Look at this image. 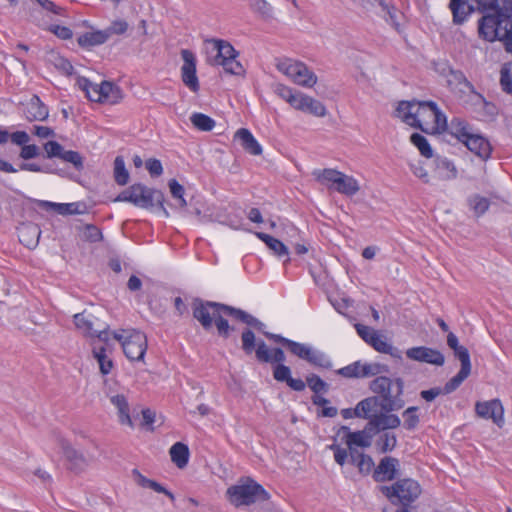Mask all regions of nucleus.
<instances>
[{
    "label": "nucleus",
    "instance_id": "79ce46f5",
    "mask_svg": "<svg viewBox=\"0 0 512 512\" xmlns=\"http://www.w3.org/2000/svg\"><path fill=\"white\" fill-rule=\"evenodd\" d=\"M411 143L418 148L419 152L422 156L426 158H431L433 156V150L431 145L425 136L420 133H413L410 136Z\"/></svg>",
    "mask_w": 512,
    "mask_h": 512
},
{
    "label": "nucleus",
    "instance_id": "f704fd0d",
    "mask_svg": "<svg viewBox=\"0 0 512 512\" xmlns=\"http://www.w3.org/2000/svg\"><path fill=\"white\" fill-rule=\"evenodd\" d=\"M369 340V345H371L376 351L389 354L393 357H400L399 351L389 344L382 336L378 334L371 335Z\"/></svg>",
    "mask_w": 512,
    "mask_h": 512
},
{
    "label": "nucleus",
    "instance_id": "c03bdc74",
    "mask_svg": "<svg viewBox=\"0 0 512 512\" xmlns=\"http://www.w3.org/2000/svg\"><path fill=\"white\" fill-rule=\"evenodd\" d=\"M419 408L416 406L408 407L403 413V427L406 430H414L419 422L420 418L418 415Z\"/></svg>",
    "mask_w": 512,
    "mask_h": 512
},
{
    "label": "nucleus",
    "instance_id": "c85d7f7f",
    "mask_svg": "<svg viewBox=\"0 0 512 512\" xmlns=\"http://www.w3.org/2000/svg\"><path fill=\"white\" fill-rule=\"evenodd\" d=\"M64 466L71 471H79L84 468L86 461L79 450H63Z\"/></svg>",
    "mask_w": 512,
    "mask_h": 512
},
{
    "label": "nucleus",
    "instance_id": "ea45409f",
    "mask_svg": "<svg viewBox=\"0 0 512 512\" xmlns=\"http://www.w3.org/2000/svg\"><path fill=\"white\" fill-rule=\"evenodd\" d=\"M114 178L118 185H126L129 180V172L126 169L125 161L122 156H117L114 160Z\"/></svg>",
    "mask_w": 512,
    "mask_h": 512
},
{
    "label": "nucleus",
    "instance_id": "9b49d317",
    "mask_svg": "<svg viewBox=\"0 0 512 512\" xmlns=\"http://www.w3.org/2000/svg\"><path fill=\"white\" fill-rule=\"evenodd\" d=\"M424 101H400L396 108V116L407 125L423 130L422 122L425 120Z\"/></svg>",
    "mask_w": 512,
    "mask_h": 512
},
{
    "label": "nucleus",
    "instance_id": "423d86ee",
    "mask_svg": "<svg viewBox=\"0 0 512 512\" xmlns=\"http://www.w3.org/2000/svg\"><path fill=\"white\" fill-rule=\"evenodd\" d=\"M116 202H129L140 208H150L154 205L159 206L165 216L168 212L164 207L165 196L162 191L149 188L141 183H136L123 190L115 198Z\"/></svg>",
    "mask_w": 512,
    "mask_h": 512
},
{
    "label": "nucleus",
    "instance_id": "680f3d73",
    "mask_svg": "<svg viewBox=\"0 0 512 512\" xmlns=\"http://www.w3.org/2000/svg\"><path fill=\"white\" fill-rule=\"evenodd\" d=\"M20 170L42 173H56L58 175H62L61 170L57 171L55 169H52L49 165L40 166L36 163H21Z\"/></svg>",
    "mask_w": 512,
    "mask_h": 512
},
{
    "label": "nucleus",
    "instance_id": "6e6d98bb",
    "mask_svg": "<svg viewBox=\"0 0 512 512\" xmlns=\"http://www.w3.org/2000/svg\"><path fill=\"white\" fill-rule=\"evenodd\" d=\"M128 23L125 20L118 19L113 21L104 31L107 33L109 39L112 35H123L128 30Z\"/></svg>",
    "mask_w": 512,
    "mask_h": 512
},
{
    "label": "nucleus",
    "instance_id": "a19ab883",
    "mask_svg": "<svg viewBox=\"0 0 512 512\" xmlns=\"http://www.w3.org/2000/svg\"><path fill=\"white\" fill-rule=\"evenodd\" d=\"M373 437H376L375 443L378 448H394L397 439L393 431H378L372 432Z\"/></svg>",
    "mask_w": 512,
    "mask_h": 512
},
{
    "label": "nucleus",
    "instance_id": "4be33fe9",
    "mask_svg": "<svg viewBox=\"0 0 512 512\" xmlns=\"http://www.w3.org/2000/svg\"><path fill=\"white\" fill-rule=\"evenodd\" d=\"M110 401L118 410L119 422L122 425H128L129 427L134 428L138 417L130 416L129 404L126 397L123 394H117L112 396Z\"/></svg>",
    "mask_w": 512,
    "mask_h": 512
},
{
    "label": "nucleus",
    "instance_id": "864d4df0",
    "mask_svg": "<svg viewBox=\"0 0 512 512\" xmlns=\"http://www.w3.org/2000/svg\"><path fill=\"white\" fill-rule=\"evenodd\" d=\"M46 158H59L61 157L64 147L57 141L50 140L43 145Z\"/></svg>",
    "mask_w": 512,
    "mask_h": 512
},
{
    "label": "nucleus",
    "instance_id": "2eb2a0df",
    "mask_svg": "<svg viewBox=\"0 0 512 512\" xmlns=\"http://www.w3.org/2000/svg\"><path fill=\"white\" fill-rule=\"evenodd\" d=\"M406 356L410 360L436 366H442L445 362V357L439 350L426 346L409 348L406 350Z\"/></svg>",
    "mask_w": 512,
    "mask_h": 512
},
{
    "label": "nucleus",
    "instance_id": "338daca9",
    "mask_svg": "<svg viewBox=\"0 0 512 512\" xmlns=\"http://www.w3.org/2000/svg\"><path fill=\"white\" fill-rule=\"evenodd\" d=\"M40 155V149L35 144H25L20 151V157L24 160L36 158Z\"/></svg>",
    "mask_w": 512,
    "mask_h": 512
},
{
    "label": "nucleus",
    "instance_id": "de8ad7c7",
    "mask_svg": "<svg viewBox=\"0 0 512 512\" xmlns=\"http://www.w3.org/2000/svg\"><path fill=\"white\" fill-rule=\"evenodd\" d=\"M79 84L89 100L101 103L99 84L93 83L87 78H81Z\"/></svg>",
    "mask_w": 512,
    "mask_h": 512
},
{
    "label": "nucleus",
    "instance_id": "ddd939ff",
    "mask_svg": "<svg viewBox=\"0 0 512 512\" xmlns=\"http://www.w3.org/2000/svg\"><path fill=\"white\" fill-rule=\"evenodd\" d=\"M475 412L482 419L492 420L498 427L504 424V408L498 399L476 402Z\"/></svg>",
    "mask_w": 512,
    "mask_h": 512
},
{
    "label": "nucleus",
    "instance_id": "c756f323",
    "mask_svg": "<svg viewBox=\"0 0 512 512\" xmlns=\"http://www.w3.org/2000/svg\"><path fill=\"white\" fill-rule=\"evenodd\" d=\"M377 407V397H368L361 400L354 408V414L356 417L372 419Z\"/></svg>",
    "mask_w": 512,
    "mask_h": 512
},
{
    "label": "nucleus",
    "instance_id": "4d7b16f0",
    "mask_svg": "<svg viewBox=\"0 0 512 512\" xmlns=\"http://www.w3.org/2000/svg\"><path fill=\"white\" fill-rule=\"evenodd\" d=\"M218 66H222L226 73L232 75H241L244 73L243 66L237 58H230L226 61L220 62Z\"/></svg>",
    "mask_w": 512,
    "mask_h": 512
},
{
    "label": "nucleus",
    "instance_id": "4c0bfd02",
    "mask_svg": "<svg viewBox=\"0 0 512 512\" xmlns=\"http://www.w3.org/2000/svg\"><path fill=\"white\" fill-rule=\"evenodd\" d=\"M305 386L308 385L310 390L317 394H326L329 390V384L325 382L320 376L317 374L311 373L306 376Z\"/></svg>",
    "mask_w": 512,
    "mask_h": 512
},
{
    "label": "nucleus",
    "instance_id": "69168bd1",
    "mask_svg": "<svg viewBox=\"0 0 512 512\" xmlns=\"http://www.w3.org/2000/svg\"><path fill=\"white\" fill-rule=\"evenodd\" d=\"M145 166L151 177H159L163 173L162 163L156 158H149L146 160Z\"/></svg>",
    "mask_w": 512,
    "mask_h": 512
},
{
    "label": "nucleus",
    "instance_id": "0eeeda50",
    "mask_svg": "<svg viewBox=\"0 0 512 512\" xmlns=\"http://www.w3.org/2000/svg\"><path fill=\"white\" fill-rule=\"evenodd\" d=\"M226 495L230 503L236 507L270 499L264 487L250 477L241 478L238 484L227 489Z\"/></svg>",
    "mask_w": 512,
    "mask_h": 512
},
{
    "label": "nucleus",
    "instance_id": "f257e3e1",
    "mask_svg": "<svg viewBox=\"0 0 512 512\" xmlns=\"http://www.w3.org/2000/svg\"><path fill=\"white\" fill-rule=\"evenodd\" d=\"M192 309L193 317L204 330H210L214 323L219 337L223 339H228L231 332L235 330L234 326H231L225 318V316H229L261 332L267 339L282 345L292 355L306 361L313 367L325 370H330L333 367L331 358L322 350L313 347L311 344L297 342L281 334L265 331L266 325L245 310L220 302L204 301L200 298L193 300Z\"/></svg>",
    "mask_w": 512,
    "mask_h": 512
},
{
    "label": "nucleus",
    "instance_id": "39448f33",
    "mask_svg": "<svg viewBox=\"0 0 512 512\" xmlns=\"http://www.w3.org/2000/svg\"><path fill=\"white\" fill-rule=\"evenodd\" d=\"M388 501L397 506L411 507L422 495L421 484L413 478H401L391 485L380 487Z\"/></svg>",
    "mask_w": 512,
    "mask_h": 512
},
{
    "label": "nucleus",
    "instance_id": "393cba45",
    "mask_svg": "<svg viewBox=\"0 0 512 512\" xmlns=\"http://www.w3.org/2000/svg\"><path fill=\"white\" fill-rule=\"evenodd\" d=\"M107 40V33L104 30H96L80 35L77 39V43L81 48L90 49L104 44Z\"/></svg>",
    "mask_w": 512,
    "mask_h": 512
},
{
    "label": "nucleus",
    "instance_id": "3c124183",
    "mask_svg": "<svg viewBox=\"0 0 512 512\" xmlns=\"http://www.w3.org/2000/svg\"><path fill=\"white\" fill-rule=\"evenodd\" d=\"M390 368L387 364L382 363H364L362 368V378L372 377L382 374L389 373Z\"/></svg>",
    "mask_w": 512,
    "mask_h": 512
},
{
    "label": "nucleus",
    "instance_id": "f03ea898",
    "mask_svg": "<svg viewBox=\"0 0 512 512\" xmlns=\"http://www.w3.org/2000/svg\"><path fill=\"white\" fill-rule=\"evenodd\" d=\"M242 350L250 355L255 352L256 359L261 363L273 364V378L277 382L286 383L293 391L302 392L305 390V382L301 378H293L291 368L284 364L285 352L280 347L269 349L263 340L256 342L255 333L246 328L241 333Z\"/></svg>",
    "mask_w": 512,
    "mask_h": 512
},
{
    "label": "nucleus",
    "instance_id": "49530a36",
    "mask_svg": "<svg viewBox=\"0 0 512 512\" xmlns=\"http://www.w3.org/2000/svg\"><path fill=\"white\" fill-rule=\"evenodd\" d=\"M60 159L70 163L79 172L84 169V158L78 151L64 149Z\"/></svg>",
    "mask_w": 512,
    "mask_h": 512
},
{
    "label": "nucleus",
    "instance_id": "dca6fc26",
    "mask_svg": "<svg viewBox=\"0 0 512 512\" xmlns=\"http://www.w3.org/2000/svg\"><path fill=\"white\" fill-rule=\"evenodd\" d=\"M342 439L345 441L347 448L353 446L360 448H368L371 445L373 438L372 431L369 430V425L362 431L351 432L347 427L342 428Z\"/></svg>",
    "mask_w": 512,
    "mask_h": 512
},
{
    "label": "nucleus",
    "instance_id": "72a5a7b5",
    "mask_svg": "<svg viewBox=\"0 0 512 512\" xmlns=\"http://www.w3.org/2000/svg\"><path fill=\"white\" fill-rule=\"evenodd\" d=\"M92 352L99 364L100 372L103 375H108L113 368V361L107 356L106 348L104 346L93 347Z\"/></svg>",
    "mask_w": 512,
    "mask_h": 512
},
{
    "label": "nucleus",
    "instance_id": "6e6552de",
    "mask_svg": "<svg viewBox=\"0 0 512 512\" xmlns=\"http://www.w3.org/2000/svg\"><path fill=\"white\" fill-rule=\"evenodd\" d=\"M123 349L125 356L130 361H142L147 351L146 335L136 329H120L112 332Z\"/></svg>",
    "mask_w": 512,
    "mask_h": 512
},
{
    "label": "nucleus",
    "instance_id": "e433bc0d",
    "mask_svg": "<svg viewBox=\"0 0 512 512\" xmlns=\"http://www.w3.org/2000/svg\"><path fill=\"white\" fill-rule=\"evenodd\" d=\"M191 123L194 125L195 128H197L200 131H211L215 127V120L211 118L210 116L195 112L190 117Z\"/></svg>",
    "mask_w": 512,
    "mask_h": 512
},
{
    "label": "nucleus",
    "instance_id": "e2e57ef3",
    "mask_svg": "<svg viewBox=\"0 0 512 512\" xmlns=\"http://www.w3.org/2000/svg\"><path fill=\"white\" fill-rule=\"evenodd\" d=\"M43 10L57 16L64 15V9L51 0H34Z\"/></svg>",
    "mask_w": 512,
    "mask_h": 512
},
{
    "label": "nucleus",
    "instance_id": "58836bf2",
    "mask_svg": "<svg viewBox=\"0 0 512 512\" xmlns=\"http://www.w3.org/2000/svg\"><path fill=\"white\" fill-rule=\"evenodd\" d=\"M470 373L471 369L461 367L459 372L445 383L443 393L450 394L454 392L456 389L460 387L464 380L468 378Z\"/></svg>",
    "mask_w": 512,
    "mask_h": 512
},
{
    "label": "nucleus",
    "instance_id": "4468645a",
    "mask_svg": "<svg viewBox=\"0 0 512 512\" xmlns=\"http://www.w3.org/2000/svg\"><path fill=\"white\" fill-rule=\"evenodd\" d=\"M468 100L473 107V111L483 121H494L499 114V108L476 90L469 94Z\"/></svg>",
    "mask_w": 512,
    "mask_h": 512
},
{
    "label": "nucleus",
    "instance_id": "13d9d810",
    "mask_svg": "<svg viewBox=\"0 0 512 512\" xmlns=\"http://www.w3.org/2000/svg\"><path fill=\"white\" fill-rule=\"evenodd\" d=\"M251 9L263 17H271L273 8L266 0H250Z\"/></svg>",
    "mask_w": 512,
    "mask_h": 512
},
{
    "label": "nucleus",
    "instance_id": "9d476101",
    "mask_svg": "<svg viewBox=\"0 0 512 512\" xmlns=\"http://www.w3.org/2000/svg\"><path fill=\"white\" fill-rule=\"evenodd\" d=\"M278 67L280 71L300 86L313 87L317 83L315 73L302 62L286 60L279 64Z\"/></svg>",
    "mask_w": 512,
    "mask_h": 512
},
{
    "label": "nucleus",
    "instance_id": "2f4dec72",
    "mask_svg": "<svg viewBox=\"0 0 512 512\" xmlns=\"http://www.w3.org/2000/svg\"><path fill=\"white\" fill-rule=\"evenodd\" d=\"M380 8L381 16L383 17L385 22L392 26L395 30L399 31V10L393 4H389L386 1L384 2V5H382Z\"/></svg>",
    "mask_w": 512,
    "mask_h": 512
},
{
    "label": "nucleus",
    "instance_id": "6ab92c4d",
    "mask_svg": "<svg viewBox=\"0 0 512 512\" xmlns=\"http://www.w3.org/2000/svg\"><path fill=\"white\" fill-rule=\"evenodd\" d=\"M212 44L213 49L217 52L213 59V65H219L220 62L226 61L230 58H237L239 53L235 50L232 44L222 39H210L208 40Z\"/></svg>",
    "mask_w": 512,
    "mask_h": 512
},
{
    "label": "nucleus",
    "instance_id": "aec40b11",
    "mask_svg": "<svg viewBox=\"0 0 512 512\" xmlns=\"http://www.w3.org/2000/svg\"><path fill=\"white\" fill-rule=\"evenodd\" d=\"M234 139L238 140L242 148L251 155L258 156L262 154V147L247 128H240L236 131Z\"/></svg>",
    "mask_w": 512,
    "mask_h": 512
},
{
    "label": "nucleus",
    "instance_id": "a18cd8bd",
    "mask_svg": "<svg viewBox=\"0 0 512 512\" xmlns=\"http://www.w3.org/2000/svg\"><path fill=\"white\" fill-rule=\"evenodd\" d=\"M512 62H506L500 70V85L504 92L512 94Z\"/></svg>",
    "mask_w": 512,
    "mask_h": 512
},
{
    "label": "nucleus",
    "instance_id": "20e7f679",
    "mask_svg": "<svg viewBox=\"0 0 512 512\" xmlns=\"http://www.w3.org/2000/svg\"><path fill=\"white\" fill-rule=\"evenodd\" d=\"M370 390L380 398V406L385 412L400 410L405 405L402 397L404 381L401 378L378 376L371 381Z\"/></svg>",
    "mask_w": 512,
    "mask_h": 512
},
{
    "label": "nucleus",
    "instance_id": "7c9ffc66",
    "mask_svg": "<svg viewBox=\"0 0 512 512\" xmlns=\"http://www.w3.org/2000/svg\"><path fill=\"white\" fill-rule=\"evenodd\" d=\"M341 174L342 172L335 169L315 170L313 172L315 179L321 184L326 185L329 189H334Z\"/></svg>",
    "mask_w": 512,
    "mask_h": 512
},
{
    "label": "nucleus",
    "instance_id": "052dcab7",
    "mask_svg": "<svg viewBox=\"0 0 512 512\" xmlns=\"http://www.w3.org/2000/svg\"><path fill=\"white\" fill-rule=\"evenodd\" d=\"M437 169L439 171L445 170L447 172V174L444 176L446 179H453L457 176V170L453 162L446 158L438 159Z\"/></svg>",
    "mask_w": 512,
    "mask_h": 512
},
{
    "label": "nucleus",
    "instance_id": "b1692460",
    "mask_svg": "<svg viewBox=\"0 0 512 512\" xmlns=\"http://www.w3.org/2000/svg\"><path fill=\"white\" fill-rule=\"evenodd\" d=\"M422 106L425 107V119L431 118L433 119L437 131H445L448 129L449 125L447 123L446 115L439 109L438 105L434 101H424Z\"/></svg>",
    "mask_w": 512,
    "mask_h": 512
},
{
    "label": "nucleus",
    "instance_id": "cd10ccee",
    "mask_svg": "<svg viewBox=\"0 0 512 512\" xmlns=\"http://www.w3.org/2000/svg\"><path fill=\"white\" fill-rule=\"evenodd\" d=\"M359 189L360 186L358 181L354 177L348 176L344 173L341 174L336 186H334L335 191L346 196L355 195Z\"/></svg>",
    "mask_w": 512,
    "mask_h": 512
},
{
    "label": "nucleus",
    "instance_id": "09e8293b",
    "mask_svg": "<svg viewBox=\"0 0 512 512\" xmlns=\"http://www.w3.org/2000/svg\"><path fill=\"white\" fill-rule=\"evenodd\" d=\"M363 363L355 361L337 370V374L345 378H362Z\"/></svg>",
    "mask_w": 512,
    "mask_h": 512
},
{
    "label": "nucleus",
    "instance_id": "37998d69",
    "mask_svg": "<svg viewBox=\"0 0 512 512\" xmlns=\"http://www.w3.org/2000/svg\"><path fill=\"white\" fill-rule=\"evenodd\" d=\"M132 417H138L135 422V427L139 426L146 431H152L154 429L153 424L155 422V412H153L151 409H143L141 411V415L137 414L133 415Z\"/></svg>",
    "mask_w": 512,
    "mask_h": 512
},
{
    "label": "nucleus",
    "instance_id": "f8f14e48",
    "mask_svg": "<svg viewBox=\"0 0 512 512\" xmlns=\"http://www.w3.org/2000/svg\"><path fill=\"white\" fill-rule=\"evenodd\" d=\"M183 65L181 67V79L185 86L192 92L197 93L200 89L199 80L196 73V57L195 54L188 49L181 51Z\"/></svg>",
    "mask_w": 512,
    "mask_h": 512
},
{
    "label": "nucleus",
    "instance_id": "774afa93",
    "mask_svg": "<svg viewBox=\"0 0 512 512\" xmlns=\"http://www.w3.org/2000/svg\"><path fill=\"white\" fill-rule=\"evenodd\" d=\"M50 31L62 40H69L73 36L72 30L67 26L51 25Z\"/></svg>",
    "mask_w": 512,
    "mask_h": 512
},
{
    "label": "nucleus",
    "instance_id": "412c9836",
    "mask_svg": "<svg viewBox=\"0 0 512 512\" xmlns=\"http://www.w3.org/2000/svg\"><path fill=\"white\" fill-rule=\"evenodd\" d=\"M465 146L475 155L485 160L490 157V143L482 136L471 134L464 142Z\"/></svg>",
    "mask_w": 512,
    "mask_h": 512
},
{
    "label": "nucleus",
    "instance_id": "8fccbe9b",
    "mask_svg": "<svg viewBox=\"0 0 512 512\" xmlns=\"http://www.w3.org/2000/svg\"><path fill=\"white\" fill-rule=\"evenodd\" d=\"M168 186L172 197L178 202V206L180 208H185L187 206V202L184 198V187L176 179H170Z\"/></svg>",
    "mask_w": 512,
    "mask_h": 512
},
{
    "label": "nucleus",
    "instance_id": "1a4fd4ad",
    "mask_svg": "<svg viewBox=\"0 0 512 512\" xmlns=\"http://www.w3.org/2000/svg\"><path fill=\"white\" fill-rule=\"evenodd\" d=\"M74 324L76 328L85 336L96 337L105 343L109 342L110 332L108 326L100 327L99 320L91 313L83 311L74 315Z\"/></svg>",
    "mask_w": 512,
    "mask_h": 512
},
{
    "label": "nucleus",
    "instance_id": "bf43d9fd",
    "mask_svg": "<svg viewBox=\"0 0 512 512\" xmlns=\"http://www.w3.org/2000/svg\"><path fill=\"white\" fill-rule=\"evenodd\" d=\"M171 460L178 468H184L189 460V450H169Z\"/></svg>",
    "mask_w": 512,
    "mask_h": 512
},
{
    "label": "nucleus",
    "instance_id": "603ef678",
    "mask_svg": "<svg viewBox=\"0 0 512 512\" xmlns=\"http://www.w3.org/2000/svg\"><path fill=\"white\" fill-rule=\"evenodd\" d=\"M303 112L309 113L316 117H324L327 113V110L322 102L309 96L305 105V110H303Z\"/></svg>",
    "mask_w": 512,
    "mask_h": 512
},
{
    "label": "nucleus",
    "instance_id": "a878e982",
    "mask_svg": "<svg viewBox=\"0 0 512 512\" xmlns=\"http://www.w3.org/2000/svg\"><path fill=\"white\" fill-rule=\"evenodd\" d=\"M98 89L100 91L101 103L116 104L122 98L120 88L112 82L102 81Z\"/></svg>",
    "mask_w": 512,
    "mask_h": 512
},
{
    "label": "nucleus",
    "instance_id": "473e14b6",
    "mask_svg": "<svg viewBox=\"0 0 512 512\" xmlns=\"http://www.w3.org/2000/svg\"><path fill=\"white\" fill-rule=\"evenodd\" d=\"M39 206L46 210H53L60 215H71L77 213L75 203H54L50 201H39Z\"/></svg>",
    "mask_w": 512,
    "mask_h": 512
},
{
    "label": "nucleus",
    "instance_id": "bb28decb",
    "mask_svg": "<svg viewBox=\"0 0 512 512\" xmlns=\"http://www.w3.org/2000/svg\"><path fill=\"white\" fill-rule=\"evenodd\" d=\"M448 129L450 134L462 143L472 134L471 127L467 121L458 117L451 119Z\"/></svg>",
    "mask_w": 512,
    "mask_h": 512
},
{
    "label": "nucleus",
    "instance_id": "7ed1b4c3",
    "mask_svg": "<svg viewBox=\"0 0 512 512\" xmlns=\"http://www.w3.org/2000/svg\"><path fill=\"white\" fill-rule=\"evenodd\" d=\"M364 450H335V461L343 466L351 464L363 475L373 471V478L376 482L392 481L399 473V460L392 457H384L375 467L372 458L363 453Z\"/></svg>",
    "mask_w": 512,
    "mask_h": 512
},
{
    "label": "nucleus",
    "instance_id": "0e129e2a",
    "mask_svg": "<svg viewBox=\"0 0 512 512\" xmlns=\"http://www.w3.org/2000/svg\"><path fill=\"white\" fill-rule=\"evenodd\" d=\"M455 357H457L461 362L462 368L471 369V360L470 354L466 347L460 345L456 349L453 350Z\"/></svg>",
    "mask_w": 512,
    "mask_h": 512
},
{
    "label": "nucleus",
    "instance_id": "5fc2aeb1",
    "mask_svg": "<svg viewBox=\"0 0 512 512\" xmlns=\"http://www.w3.org/2000/svg\"><path fill=\"white\" fill-rule=\"evenodd\" d=\"M83 237L86 241L96 243L103 239L102 231L93 224H86L84 226Z\"/></svg>",
    "mask_w": 512,
    "mask_h": 512
},
{
    "label": "nucleus",
    "instance_id": "5701e85b",
    "mask_svg": "<svg viewBox=\"0 0 512 512\" xmlns=\"http://www.w3.org/2000/svg\"><path fill=\"white\" fill-rule=\"evenodd\" d=\"M254 234L258 239L264 242L278 258L286 257L284 264L290 262L288 247L282 241L264 232H255Z\"/></svg>",
    "mask_w": 512,
    "mask_h": 512
},
{
    "label": "nucleus",
    "instance_id": "c9c22d12",
    "mask_svg": "<svg viewBox=\"0 0 512 512\" xmlns=\"http://www.w3.org/2000/svg\"><path fill=\"white\" fill-rule=\"evenodd\" d=\"M468 205L475 216L480 217L489 209L490 201L486 197L474 194L468 198Z\"/></svg>",
    "mask_w": 512,
    "mask_h": 512
},
{
    "label": "nucleus",
    "instance_id": "f3484780",
    "mask_svg": "<svg viewBox=\"0 0 512 512\" xmlns=\"http://www.w3.org/2000/svg\"><path fill=\"white\" fill-rule=\"evenodd\" d=\"M400 424V418L395 414H390V412L376 413L368 423L369 430L372 432L392 431V429L399 427Z\"/></svg>",
    "mask_w": 512,
    "mask_h": 512
},
{
    "label": "nucleus",
    "instance_id": "a211bd4d",
    "mask_svg": "<svg viewBox=\"0 0 512 512\" xmlns=\"http://www.w3.org/2000/svg\"><path fill=\"white\" fill-rule=\"evenodd\" d=\"M25 118L30 121H44L49 116L47 106L41 101L39 96L33 95L24 107Z\"/></svg>",
    "mask_w": 512,
    "mask_h": 512
}]
</instances>
